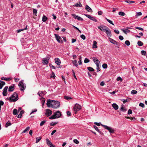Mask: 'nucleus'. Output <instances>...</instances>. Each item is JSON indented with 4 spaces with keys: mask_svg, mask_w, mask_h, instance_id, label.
<instances>
[{
    "mask_svg": "<svg viewBox=\"0 0 147 147\" xmlns=\"http://www.w3.org/2000/svg\"><path fill=\"white\" fill-rule=\"evenodd\" d=\"M105 19L110 24H112V25H114V24H113V23L110 20L108 19L107 18H105Z\"/></svg>",
    "mask_w": 147,
    "mask_h": 147,
    "instance_id": "nucleus-36",
    "label": "nucleus"
},
{
    "mask_svg": "<svg viewBox=\"0 0 147 147\" xmlns=\"http://www.w3.org/2000/svg\"><path fill=\"white\" fill-rule=\"evenodd\" d=\"M79 21H83V19L82 18H81L80 17H79V16H78V17L77 18V19Z\"/></svg>",
    "mask_w": 147,
    "mask_h": 147,
    "instance_id": "nucleus-52",
    "label": "nucleus"
},
{
    "mask_svg": "<svg viewBox=\"0 0 147 147\" xmlns=\"http://www.w3.org/2000/svg\"><path fill=\"white\" fill-rule=\"evenodd\" d=\"M72 26L74 28L76 29V30H78L79 32H81L80 30L78 28L75 26L74 25H73Z\"/></svg>",
    "mask_w": 147,
    "mask_h": 147,
    "instance_id": "nucleus-56",
    "label": "nucleus"
},
{
    "mask_svg": "<svg viewBox=\"0 0 147 147\" xmlns=\"http://www.w3.org/2000/svg\"><path fill=\"white\" fill-rule=\"evenodd\" d=\"M27 26H26V27L25 28H24V29H19V30H17V32L19 33V32H21V31H22L24 30H26L27 29Z\"/></svg>",
    "mask_w": 147,
    "mask_h": 147,
    "instance_id": "nucleus-37",
    "label": "nucleus"
},
{
    "mask_svg": "<svg viewBox=\"0 0 147 147\" xmlns=\"http://www.w3.org/2000/svg\"><path fill=\"white\" fill-rule=\"evenodd\" d=\"M125 43L127 46H129L130 45V42L128 40H126L125 41Z\"/></svg>",
    "mask_w": 147,
    "mask_h": 147,
    "instance_id": "nucleus-46",
    "label": "nucleus"
},
{
    "mask_svg": "<svg viewBox=\"0 0 147 147\" xmlns=\"http://www.w3.org/2000/svg\"><path fill=\"white\" fill-rule=\"evenodd\" d=\"M119 39L121 40H123V36L121 35L119 36Z\"/></svg>",
    "mask_w": 147,
    "mask_h": 147,
    "instance_id": "nucleus-61",
    "label": "nucleus"
},
{
    "mask_svg": "<svg viewBox=\"0 0 147 147\" xmlns=\"http://www.w3.org/2000/svg\"><path fill=\"white\" fill-rule=\"evenodd\" d=\"M50 57V56H49L47 57H46L45 58H44L42 60V63L44 65H47L49 63V59Z\"/></svg>",
    "mask_w": 147,
    "mask_h": 147,
    "instance_id": "nucleus-7",
    "label": "nucleus"
},
{
    "mask_svg": "<svg viewBox=\"0 0 147 147\" xmlns=\"http://www.w3.org/2000/svg\"><path fill=\"white\" fill-rule=\"evenodd\" d=\"M42 98V104L43 105H44V104L45 103V98Z\"/></svg>",
    "mask_w": 147,
    "mask_h": 147,
    "instance_id": "nucleus-59",
    "label": "nucleus"
},
{
    "mask_svg": "<svg viewBox=\"0 0 147 147\" xmlns=\"http://www.w3.org/2000/svg\"><path fill=\"white\" fill-rule=\"evenodd\" d=\"M109 40L110 42L113 44L117 46H119L120 44L118 42H117L115 40L112 39L111 38L109 37Z\"/></svg>",
    "mask_w": 147,
    "mask_h": 147,
    "instance_id": "nucleus-8",
    "label": "nucleus"
},
{
    "mask_svg": "<svg viewBox=\"0 0 147 147\" xmlns=\"http://www.w3.org/2000/svg\"><path fill=\"white\" fill-rule=\"evenodd\" d=\"M18 95L16 92H14L11 96L9 98H7L9 101L11 102H15L18 100Z\"/></svg>",
    "mask_w": 147,
    "mask_h": 147,
    "instance_id": "nucleus-1",
    "label": "nucleus"
},
{
    "mask_svg": "<svg viewBox=\"0 0 147 147\" xmlns=\"http://www.w3.org/2000/svg\"><path fill=\"white\" fill-rule=\"evenodd\" d=\"M42 137H37L36 138V143H38L39 141L41 139Z\"/></svg>",
    "mask_w": 147,
    "mask_h": 147,
    "instance_id": "nucleus-23",
    "label": "nucleus"
},
{
    "mask_svg": "<svg viewBox=\"0 0 147 147\" xmlns=\"http://www.w3.org/2000/svg\"><path fill=\"white\" fill-rule=\"evenodd\" d=\"M90 61V60L89 59H88L87 58H86L84 60V62L85 63H87L89 62Z\"/></svg>",
    "mask_w": 147,
    "mask_h": 147,
    "instance_id": "nucleus-53",
    "label": "nucleus"
},
{
    "mask_svg": "<svg viewBox=\"0 0 147 147\" xmlns=\"http://www.w3.org/2000/svg\"><path fill=\"white\" fill-rule=\"evenodd\" d=\"M61 113L60 111H58L54 113V114L49 117L50 119H54L58 118L61 116Z\"/></svg>",
    "mask_w": 147,
    "mask_h": 147,
    "instance_id": "nucleus-2",
    "label": "nucleus"
},
{
    "mask_svg": "<svg viewBox=\"0 0 147 147\" xmlns=\"http://www.w3.org/2000/svg\"><path fill=\"white\" fill-rule=\"evenodd\" d=\"M11 123L8 121L6 124L5 127H7L8 126L11 125Z\"/></svg>",
    "mask_w": 147,
    "mask_h": 147,
    "instance_id": "nucleus-39",
    "label": "nucleus"
},
{
    "mask_svg": "<svg viewBox=\"0 0 147 147\" xmlns=\"http://www.w3.org/2000/svg\"><path fill=\"white\" fill-rule=\"evenodd\" d=\"M137 93V91L136 90H133L131 92V93L132 94H136Z\"/></svg>",
    "mask_w": 147,
    "mask_h": 147,
    "instance_id": "nucleus-49",
    "label": "nucleus"
},
{
    "mask_svg": "<svg viewBox=\"0 0 147 147\" xmlns=\"http://www.w3.org/2000/svg\"><path fill=\"white\" fill-rule=\"evenodd\" d=\"M71 16L73 18L76 19H77V18L78 17V16L76 14H72Z\"/></svg>",
    "mask_w": 147,
    "mask_h": 147,
    "instance_id": "nucleus-44",
    "label": "nucleus"
},
{
    "mask_svg": "<svg viewBox=\"0 0 147 147\" xmlns=\"http://www.w3.org/2000/svg\"><path fill=\"white\" fill-rule=\"evenodd\" d=\"M81 57L79 58L80 61H78L79 64V65H81L82 63V61L81 60Z\"/></svg>",
    "mask_w": 147,
    "mask_h": 147,
    "instance_id": "nucleus-62",
    "label": "nucleus"
},
{
    "mask_svg": "<svg viewBox=\"0 0 147 147\" xmlns=\"http://www.w3.org/2000/svg\"><path fill=\"white\" fill-rule=\"evenodd\" d=\"M125 2H126L128 3H134L135 2L134 1H129V0H125L124 1Z\"/></svg>",
    "mask_w": 147,
    "mask_h": 147,
    "instance_id": "nucleus-33",
    "label": "nucleus"
},
{
    "mask_svg": "<svg viewBox=\"0 0 147 147\" xmlns=\"http://www.w3.org/2000/svg\"><path fill=\"white\" fill-rule=\"evenodd\" d=\"M119 14L120 16H124L125 15V13L123 12L120 11L119 12Z\"/></svg>",
    "mask_w": 147,
    "mask_h": 147,
    "instance_id": "nucleus-45",
    "label": "nucleus"
},
{
    "mask_svg": "<svg viewBox=\"0 0 147 147\" xmlns=\"http://www.w3.org/2000/svg\"><path fill=\"white\" fill-rule=\"evenodd\" d=\"M85 9L88 12H92V9L87 5H86Z\"/></svg>",
    "mask_w": 147,
    "mask_h": 147,
    "instance_id": "nucleus-20",
    "label": "nucleus"
},
{
    "mask_svg": "<svg viewBox=\"0 0 147 147\" xmlns=\"http://www.w3.org/2000/svg\"><path fill=\"white\" fill-rule=\"evenodd\" d=\"M30 129V127H27L22 132L23 133H25L27 132Z\"/></svg>",
    "mask_w": 147,
    "mask_h": 147,
    "instance_id": "nucleus-34",
    "label": "nucleus"
},
{
    "mask_svg": "<svg viewBox=\"0 0 147 147\" xmlns=\"http://www.w3.org/2000/svg\"><path fill=\"white\" fill-rule=\"evenodd\" d=\"M37 13V10L35 9H33V13L34 14H35V15H36V13Z\"/></svg>",
    "mask_w": 147,
    "mask_h": 147,
    "instance_id": "nucleus-55",
    "label": "nucleus"
},
{
    "mask_svg": "<svg viewBox=\"0 0 147 147\" xmlns=\"http://www.w3.org/2000/svg\"><path fill=\"white\" fill-rule=\"evenodd\" d=\"M137 44L140 46H142L143 45V43L140 40H139L138 41Z\"/></svg>",
    "mask_w": 147,
    "mask_h": 147,
    "instance_id": "nucleus-30",
    "label": "nucleus"
},
{
    "mask_svg": "<svg viewBox=\"0 0 147 147\" xmlns=\"http://www.w3.org/2000/svg\"><path fill=\"white\" fill-rule=\"evenodd\" d=\"M122 101H123V103L124 104H125V102H129V99H126V100L124 99H122Z\"/></svg>",
    "mask_w": 147,
    "mask_h": 147,
    "instance_id": "nucleus-47",
    "label": "nucleus"
},
{
    "mask_svg": "<svg viewBox=\"0 0 147 147\" xmlns=\"http://www.w3.org/2000/svg\"><path fill=\"white\" fill-rule=\"evenodd\" d=\"M101 125L103 126L105 129L108 130L110 133H113L115 132L114 129L111 127L103 124H101Z\"/></svg>",
    "mask_w": 147,
    "mask_h": 147,
    "instance_id": "nucleus-5",
    "label": "nucleus"
},
{
    "mask_svg": "<svg viewBox=\"0 0 147 147\" xmlns=\"http://www.w3.org/2000/svg\"><path fill=\"white\" fill-rule=\"evenodd\" d=\"M96 65V66H99V64L100 63V62L98 61H96L95 62V63H94Z\"/></svg>",
    "mask_w": 147,
    "mask_h": 147,
    "instance_id": "nucleus-57",
    "label": "nucleus"
},
{
    "mask_svg": "<svg viewBox=\"0 0 147 147\" xmlns=\"http://www.w3.org/2000/svg\"><path fill=\"white\" fill-rule=\"evenodd\" d=\"M46 122V120L42 121L40 123V126H42Z\"/></svg>",
    "mask_w": 147,
    "mask_h": 147,
    "instance_id": "nucleus-42",
    "label": "nucleus"
},
{
    "mask_svg": "<svg viewBox=\"0 0 147 147\" xmlns=\"http://www.w3.org/2000/svg\"><path fill=\"white\" fill-rule=\"evenodd\" d=\"M108 29H107L105 31V32H106L107 34V36L109 37H110L111 36V30L109 29V28L108 27Z\"/></svg>",
    "mask_w": 147,
    "mask_h": 147,
    "instance_id": "nucleus-12",
    "label": "nucleus"
},
{
    "mask_svg": "<svg viewBox=\"0 0 147 147\" xmlns=\"http://www.w3.org/2000/svg\"><path fill=\"white\" fill-rule=\"evenodd\" d=\"M18 86L20 88V90L22 91H24L26 88V84L23 83V80H22L19 82Z\"/></svg>",
    "mask_w": 147,
    "mask_h": 147,
    "instance_id": "nucleus-3",
    "label": "nucleus"
},
{
    "mask_svg": "<svg viewBox=\"0 0 147 147\" xmlns=\"http://www.w3.org/2000/svg\"><path fill=\"white\" fill-rule=\"evenodd\" d=\"M139 106H140L141 107L144 108V103H142L140 102L139 104Z\"/></svg>",
    "mask_w": 147,
    "mask_h": 147,
    "instance_id": "nucleus-54",
    "label": "nucleus"
},
{
    "mask_svg": "<svg viewBox=\"0 0 147 147\" xmlns=\"http://www.w3.org/2000/svg\"><path fill=\"white\" fill-rule=\"evenodd\" d=\"M67 116L69 117L70 116L71 113L70 111H68L67 112Z\"/></svg>",
    "mask_w": 147,
    "mask_h": 147,
    "instance_id": "nucleus-64",
    "label": "nucleus"
},
{
    "mask_svg": "<svg viewBox=\"0 0 147 147\" xmlns=\"http://www.w3.org/2000/svg\"><path fill=\"white\" fill-rule=\"evenodd\" d=\"M142 13L141 12H137L136 13L137 16H140L142 15Z\"/></svg>",
    "mask_w": 147,
    "mask_h": 147,
    "instance_id": "nucleus-63",
    "label": "nucleus"
},
{
    "mask_svg": "<svg viewBox=\"0 0 147 147\" xmlns=\"http://www.w3.org/2000/svg\"><path fill=\"white\" fill-rule=\"evenodd\" d=\"M52 114V111L49 109H47L46 110V113L45 114V115L47 117L49 116Z\"/></svg>",
    "mask_w": 147,
    "mask_h": 147,
    "instance_id": "nucleus-13",
    "label": "nucleus"
},
{
    "mask_svg": "<svg viewBox=\"0 0 147 147\" xmlns=\"http://www.w3.org/2000/svg\"><path fill=\"white\" fill-rule=\"evenodd\" d=\"M120 110L121 111H122L123 112H125L127 110L125 109V107H123V105H122V107H121Z\"/></svg>",
    "mask_w": 147,
    "mask_h": 147,
    "instance_id": "nucleus-26",
    "label": "nucleus"
},
{
    "mask_svg": "<svg viewBox=\"0 0 147 147\" xmlns=\"http://www.w3.org/2000/svg\"><path fill=\"white\" fill-rule=\"evenodd\" d=\"M8 88V87L7 86H6L4 88L3 92V96H6L7 95V92Z\"/></svg>",
    "mask_w": 147,
    "mask_h": 147,
    "instance_id": "nucleus-16",
    "label": "nucleus"
},
{
    "mask_svg": "<svg viewBox=\"0 0 147 147\" xmlns=\"http://www.w3.org/2000/svg\"><path fill=\"white\" fill-rule=\"evenodd\" d=\"M1 79L3 80H5L6 81H9L11 80V79L9 78H6L2 77L1 78Z\"/></svg>",
    "mask_w": 147,
    "mask_h": 147,
    "instance_id": "nucleus-32",
    "label": "nucleus"
},
{
    "mask_svg": "<svg viewBox=\"0 0 147 147\" xmlns=\"http://www.w3.org/2000/svg\"><path fill=\"white\" fill-rule=\"evenodd\" d=\"M5 84V83L4 82H1L0 83V89H2L3 86Z\"/></svg>",
    "mask_w": 147,
    "mask_h": 147,
    "instance_id": "nucleus-27",
    "label": "nucleus"
},
{
    "mask_svg": "<svg viewBox=\"0 0 147 147\" xmlns=\"http://www.w3.org/2000/svg\"><path fill=\"white\" fill-rule=\"evenodd\" d=\"M58 123V122H52L50 123V125L51 126H54L56 124H57Z\"/></svg>",
    "mask_w": 147,
    "mask_h": 147,
    "instance_id": "nucleus-35",
    "label": "nucleus"
},
{
    "mask_svg": "<svg viewBox=\"0 0 147 147\" xmlns=\"http://www.w3.org/2000/svg\"><path fill=\"white\" fill-rule=\"evenodd\" d=\"M47 19V17L43 15L42 18V21L44 22H45Z\"/></svg>",
    "mask_w": 147,
    "mask_h": 147,
    "instance_id": "nucleus-24",
    "label": "nucleus"
},
{
    "mask_svg": "<svg viewBox=\"0 0 147 147\" xmlns=\"http://www.w3.org/2000/svg\"><path fill=\"white\" fill-rule=\"evenodd\" d=\"M80 37L83 40H85L86 39V37L84 34H82L80 35Z\"/></svg>",
    "mask_w": 147,
    "mask_h": 147,
    "instance_id": "nucleus-50",
    "label": "nucleus"
},
{
    "mask_svg": "<svg viewBox=\"0 0 147 147\" xmlns=\"http://www.w3.org/2000/svg\"><path fill=\"white\" fill-rule=\"evenodd\" d=\"M64 98L66 100H69L71 99V97L67 96H65Z\"/></svg>",
    "mask_w": 147,
    "mask_h": 147,
    "instance_id": "nucleus-51",
    "label": "nucleus"
},
{
    "mask_svg": "<svg viewBox=\"0 0 147 147\" xmlns=\"http://www.w3.org/2000/svg\"><path fill=\"white\" fill-rule=\"evenodd\" d=\"M46 141L47 144L49 146H50L52 144V143L48 138H46Z\"/></svg>",
    "mask_w": 147,
    "mask_h": 147,
    "instance_id": "nucleus-19",
    "label": "nucleus"
},
{
    "mask_svg": "<svg viewBox=\"0 0 147 147\" xmlns=\"http://www.w3.org/2000/svg\"><path fill=\"white\" fill-rule=\"evenodd\" d=\"M43 94V92L42 91H40L38 92V94L39 96H43L42 94Z\"/></svg>",
    "mask_w": 147,
    "mask_h": 147,
    "instance_id": "nucleus-38",
    "label": "nucleus"
},
{
    "mask_svg": "<svg viewBox=\"0 0 147 147\" xmlns=\"http://www.w3.org/2000/svg\"><path fill=\"white\" fill-rule=\"evenodd\" d=\"M117 81H122V79L120 77H118L117 79Z\"/></svg>",
    "mask_w": 147,
    "mask_h": 147,
    "instance_id": "nucleus-58",
    "label": "nucleus"
},
{
    "mask_svg": "<svg viewBox=\"0 0 147 147\" xmlns=\"http://www.w3.org/2000/svg\"><path fill=\"white\" fill-rule=\"evenodd\" d=\"M60 105V103L59 102L53 100V104L52 105L51 107L54 109H57L59 108Z\"/></svg>",
    "mask_w": 147,
    "mask_h": 147,
    "instance_id": "nucleus-4",
    "label": "nucleus"
},
{
    "mask_svg": "<svg viewBox=\"0 0 147 147\" xmlns=\"http://www.w3.org/2000/svg\"><path fill=\"white\" fill-rule=\"evenodd\" d=\"M98 28L101 31H104L105 32L107 29H108V27L106 26H104L103 25H101L99 26H98Z\"/></svg>",
    "mask_w": 147,
    "mask_h": 147,
    "instance_id": "nucleus-10",
    "label": "nucleus"
},
{
    "mask_svg": "<svg viewBox=\"0 0 147 147\" xmlns=\"http://www.w3.org/2000/svg\"><path fill=\"white\" fill-rule=\"evenodd\" d=\"M55 63L58 65H59L61 63L60 60L58 58H55Z\"/></svg>",
    "mask_w": 147,
    "mask_h": 147,
    "instance_id": "nucleus-17",
    "label": "nucleus"
},
{
    "mask_svg": "<svg viewBox=\"0 0 147 147\" xmlns=\"http://www.w3.org/2000/svg\"><path fill=\"white\" fill-rule=\"evenodd\" d=\"M18 112L16 109H14L13 111V114L14 115H16L18 114Z\"/></svg>",
    "mask_w": 147,
    "mask_h": 147,
    "instance_id": "nucleus-29",
    "label": "nucleus"
},
{
    "mask_svg": "<svg viewBox=\"0 0 147 147\" xmlns=\"http://www.w3.org/2000/svg\"><path fill=\"white\" fill-rule=\"evenodd\" d=\"M141 53L142 55H146V51L144 50L142 51H141Z\"/></svg>",
    "mask_w": 147,
    "mask_h": 147,
    "instance_id": "nucleus-48",
    "label": "nucleus"
},
{
    "mask_svg": "<svg viewBox=\"0 0 147 147\" xmlns=\"http://www.w3.org/2000/svg\"><path fill=\"white\" fill-rule=\"evenodd\" d=\"M102 67L104 69H106L107 67V64L104 63L102 65Z\"/></svg>",
    "mask_w": 147,
    "mask_h": 147,
    "instance_id": "nucleus-41",
    "label": "nucleus"
},
{
    "mask_svg": "<svg viewBox=\"0 0 147 147\" xmlns=\"http://www.w3.org/2000/svg\"><path fill=\"white\" fill-rule=\"evenodd\" d=\"M92 59L94 63H95V62L97 61H98V59H97V58L95 57H92Z\"/></svg>",
    "mask_w": 147,
    "mask_h": 147,
    "instance_id": "nucleus-43",
    "label": "nucleus"
},
{
    "mask_svg": "<svg viewBox=\"0 0 147 147\" xmlns=\"http://www.w3.org/2000/svg\"><path fill=\"white\" fill-rule=\"evenodd\" d=\"M73 63L75 66L77 67L78 66V64L77 61L76 60H74L73 61Z\"/></svg>",
    "mask_w": 147,
    "mask_h": 147,
    "instance_id": "nucleus-31",
    "label": "nucleus"
},
{
    "mask_svg": "<svg viewBox=\"0 0 147 147\" xmlns=\"http://www.w3.org/2000/svg\"><path fill=\"white\" fill-rule=\"evenodd\" d=\"M97 42L96 41H93V43L92 45L93 48H97V46L96 45Z\"/></svg>",
    "mask_w": 147,
    "mask_h": 147,
    "instance_id": "nucleus-21",
    "label": "nucleus"
},
{
    "mask_svg": "<svg viewBox=\"0 0 147 147\" xmlns=\"http://www.w3.org/2000/svg\"><path fill=\"white\" fill-rule=\"evenodd\" d=\"M88 69L89 71H93L94 70V69L91 67H88Z\"/></svg>",
    "mask_w": 147,
    "mask_h": 147,
    "instance_id": "nucleus-40",
    "label": "nucleus"
},
{
    "mask_svg": "<svg viewBox=\"0 0 147 147\" xmlns=\"http://www.w3.org/2000/svg\"><path fill=\"white\" fill-rule=\"evenodd\" d=\"M15 85L12 84L11 86H9L8 88V91L9 92H11L14 90V89Z\"/></svg>",
    "mask_w": 147,
    "mask_h": 147,
    "instance_id": "nucleus-15",
    "label": "nucleus"
},
{
    "mask_svg": "<svg viewBox=\"0 0 147 147\" xmlns=\"http://www.w3.org/2000/svg\"><path fill=\"white\" fill-rule=\"evenodd\" d=\"M54 35L55 37L56 38L57 40L59 42L61 43H62L63 41L62 40L61 38L57 34H55Z\"/></svg>",
    "mask_w": 147,
    "mask_h": 147,
    "instance_id": "nucleus-9",
    "label": "nucleus"
},
{
    "mask_svg": "<svg viewBox=\"0 0 147 147\" xmlns=\"http://www.w3.org/2000/svg\"><path fill=\"white\" fill-rule=\"evenodd\" d=\"M81 108V106L80 105L78 104H76L73 108L75 114H76L77 112L80 110Z\"/></svg>",
    "mask_w": 147,
    "mask_h": 147,
    "instance_id": "nucleus-6",
    "label": "nucleus"
},
{
    "mask_svg": "<svg viewBox=\"0 0 147 147\" xmlns=\"http://www.w3.org/2000/svg\"><path fill=\"white\" fill-rule=\"evenodd\" d=\"M74 6H75V7L79 6V7H82V5L80 3V2L79 3H76L75 4V5H74Z\"/></svg>",
    "mask_w": 147,
    "mask_h": 147,
    "instance_id": "nucleus-28",
    "label": "nucleus"
},
{
    "mask_svg": "<svg viewBox=\"0 0 147 147\" xmlns=\"http://www.w3.org/2000/svg\"><path fill=\"white\" fill-rule=\"evenodd\" d=\"M112 107L115 110H117L119 108L118 105L116 103H113L112 105Z\"/></svg>",
    "mask_w": 147,
    "mask_h": 147,
    "instance_id": "nucleus-18",
    "label": "nucleus"
},
{
    "mask_svg": "<svg viewBox=\"0 0 147 147\" xmlns=\"http://www.w3.org/2000/svg\"><path fill=\"white\" fill-rule=\"evenodd\" d=\"M122 30L125 34H127V33H129L130 32V31L128 29H126L125 30L122 29Z\"/></svg>",
    "mask_w": 147,
    "mask_h": 147,
    "instance_id": "nucleus-22",
    "label": "nucleus"
},
{
    "mask_svg": "<svg viewBox=\"0 0 147 147\" xmlns=\"http://www.w3.org/2000/svg\"><path fill=\"white\" fill-rule=\"evenodd\" d=\"M74 142L76 144H78L79 143V141L76 139H74Z\"/></svg>",
    "mask_w": 147,
    "mask_h": 147,
    "instance_id": "nucleus-60",
    "label": "nucleus"
},
{
    "mask_svg": "<svg viewBox=\"0 0 147 147\" xmlns=\"http://www.w3.org/2000/svg\"><path fill=\"white\" fill-rule=\"evenodd\" d=\"M53 100L48 99L47 101V105L48 107H51V106H52V105L53 104Z\"/></svg>",
    "mask_w": 147,
    "mask_h": 147,
    "instance_id": "nucleus-11",
    "label": "nucleus"
},
{
    "mask_svg": "<svg viewBox=\"0 0 147 147\" xmlns=\"http://www.w3.org/2000/svg\"><path fill=\"white\" fill-rule=\"evenodd\" d=\"M85 16L86 17H87L88 18H89L90 20H92L93 21H94L95 22H97V20L96 19V18H95L92 17L91 16H90V15H88V14L85 15Z\"/></svg>",
    "mask_w": 147,
    "mask_h": 147,
    "instance_id": "nucleus-14",
    "label": "nucleus"
},
{
    "mask_svg": "<svg viewBox=\"0 0 147 147\" xmlns=\"http://www.w3.org/2000/svg\"><path fill=\"white\" fill-rule=\"evenodd\" d=\"M94 127L96 131H97L98 132L100 133V134L102 133L98 129V127L96 126L95 125H94Z\"/></svg>",
    "mask_w": 147,
    "mask_h": 147,
    "instance_id": "nucleus-25",
    "label": "nucleus"
}]
</instances>
